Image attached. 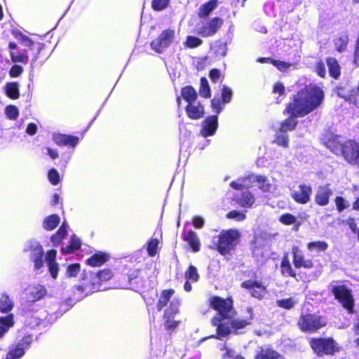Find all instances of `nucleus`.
I'll use <instances>...</instances> for the list:
<instances>
[{
	"mask_svg": "<svg viewBox=\"0 0 359 359\" xmlns=\"http://www.w3.org/2000/svg\"><path fill=\"white\" fill-rule=\"evenodd\" d=\"M324 93L323 90L315 85H309L294 96L285 111L290 116L280 123V132L286 133L295 128L297 117H303L317 109L323 102Z\"/></svg>",
	"mask_w": 359,
	"mask_h": 359,
	"instance_id": "1",
	"label": "nucleus"
},
{
	"mask_svg": "<svg viewBox=\"0 0 359 359\" xmlns=\"http://www.w3.org/2000/svg\"><path fill=\"white\" fill-rule=\"evenodd\" d=\"M214 309L218 311L217 316L212 320L214 326H217V338L222 339L226 337L233 330L245 327L250 321L243 319L231 320L235 311L232 306V300L221 297H214L211 302Z\"/></svg>",
	"mask_w": 359,
	"mask_h": 359,
	"instance_id": "2",
	"label": "nucleus"
},
{
	"mask_svg": "<svg viewBox=\"0 0 359 359\" xmlns=\"http://www.w3.org/2000/svg\"><path fill=\"white\" fill-rule=\"evenodd\" d=\"M19 314L24 318L25 325L34 328L47 318L45 310L32 303H23L18 308Z\"/></svg>",
	"mask_w": 359,
	"mask_h": 359,
	"instance_id": "3",
	"label": "nucleus"
},
{
	"mask_svg": "<svg viewBox=\"0 0 359 359\" xmlns=\"http://www.w3.org/2000/svg\"><path fill=\"white\" fill-rule=\"evenodd\" d=\"M239 238L240 233L238 230L229 229L222 231L217 237H214L213 243L218 252L222 255H226L234 249Z\"/></svg>",
	"mask_w": 359,
	"mask_h": 359,
	"instance_id": "4",
	"label": "nucleus"
},
{
	"mask_svg": "<svg viewBox=\"0 0 359 359\" xmlns=\"http://www.w3.org/2000/svg\"><path fill=\"white\" fill-rule=\"evenodd\" d=\"M113 276V273L109 269H104L97 273L95 276L93 278V282L90 285H79L76 287V290L79 294H81L83 292H86L84 295L78 297L79 300L84 298L88 294L99 291L101 290V282H105L110 280Z\"/></svg>",
	"mask_w": 359,
	"mask_h": 359,
	"instance_id": "5",
	"label": "nucleus"
},
{
	"mask_svg": "<svg viewBox=\"0 0 359 359\" xmlns=\"http://www.w3.org/2000/svg\"><path fill=\"white\" fill-rule=\"evenodd\" d=\"M310 345L318 355H333L339 351L337 342L332 338L311 339Z\"/></svg>",
	"mask_w": 359,
	"mask_h": 359,
	"instance_id": "6",
	"label": "nucleus"
},
{
	"mask_svg": "<svg viewBox=\"0 0 359 359\" xmlns=\"http://www.w3.org/2000/svg\"><path fill=\"white\" fill-rule=\"evenodd\" d=\"M333 152L337 155L341 153L347 162L359 166V143L347 141L341 144L339 149L333 150Z\"/></svg>",
	"mask_w": 359,
	"mask_h": 359,
	"instance_id": "7",
	"label": "nucleus"
},
{
	"mask_svg": "<svg viewBox=\"0 0 359 359\" xmlns=\"http://www.w3.org/2000/svg\"><path fill=\"white\" fill-rule=\"evenodd\" d=\"M327 322L325 318L314 314L302 315L298 322L299 328L304 332H315L324 327Z\"/></svg>",
	"mask_w": 359,
	"mask_h": 359,
	"instance_id": "8",
	"label": "nucleus"
},
{
	"mask_svg": "<svg viewBox=\"0 0 359 359\" xmlns=\"http://www.w3.org/2000/svg\"><path fill=\"white\" fill-rule=\"evenodd\" d=\"M175 31L172 29H165L151 43V48L158 53H163L174 41Z\"/></svg>",
	"mask_w": 359,
	"mask_h": 359,
	"instance_id": "9",
	"label": "nucleus"
},
{
	"mask_svg": "<svg viewBox=\"0 0 359 359\" xmlns=\"http://www.w3.org/2000/svg\"><path fill=\"white\" fill-rule=\"evenodd\" d=\"M331 291L348 313H352L353 299L348 289L344 285H332Z\"/></svg>",
	"mask_w": 359,
	"mask_h": 359,
	"instance_id": "10",
	"label": "nucleus"
},
{
	"mask_svg": "<svg viewBox=\"0 0 359 359\" xmlns=\"http://www.w3.org/2000/svg\"><path fill=\"white\" fill-rule=\"evenodd\" d=\"M25 250L31 252V259L34 262L35 269H40L43 264V250L40 243L36 241H29L27 242Z\"/></svg>",
	"mask_w": 359,
	"mask_h": 359,
	"instance_id": "11",
	"label": "nucleus"
},
{
	"mask_svg": "<svg viewBox=\"0 0 359 359\" xmlns=\"http://www.w3.org/2000/svg\"><path fill=\"white\" fill-rule=\"evenodd\" d=\"M180 305L179 299L173 298L169 307L165 309L164 313V318L166 319L165 323V329L172 330L178 326L179 322L173 320L172 317L178 313Z\"/></svg>",
	"mask_w": 359,
	"mask_h": 359,
	"instance_id": "12",
	"label": "nucleus"
},
{
	"mask_svg": "<svg viewBox=\"0 0 359 359\" xmlns=\"http://www.w3.org/2000/svg\"><path fill=\"white\" fill-rule=\"evenodd\" d=\"M223 25V20L219 18H214L204 23L198 29V34L203 37H208L214 35Z\"/></svg>",
	"mask_w": 359,
	"mask_h": 359,
	"instance_id": "13",
	"label": "nucleus"
},
{
	"mask_svg": "<svg viewBox=\"0 0 359 359\" xmlns=\"http://www.w3.org/2000/svg\"><path fill=\"white\" fill-rule=\"evenodd\" d=\"M311 193V187L302 184L292 191V197L297 203L306 204L309 201Z\"/></svg>",
	"mask_w": 359,
	"mask_h": 359,
	"instance_id": "14",
	"label": "nucleus"
},
{
	"mask_svg": "<svg viewBox=\"0 0 359 359\" xmlns=\"http://www.w3.org/2000/svg\"><path fill=\"white\" fill-rule=\"evenodd\" d=\"M218 128V117L217 115H213L207 117L202 122V128L201 130V135L203 137L208 136H212L215 134Z\"/></svg>",
	"mask_w": 359,
	"mask_h": 359,
	"instance_id": "15",
	"label": "nucleus"
},
{
	"mask_svg": "<svg viewBox=\"0 0 359 359\" xmlns=\"http://www.w3.org/2000/svg\"><path fill=\"white\" fill-rule=\"evenodd\" d=\"M241 287L249 290L251 295L255 298H262L266 292V287L259 282L255 280H246L241 284Z\"/></svg>",
	"mask_w": 359,
	"mask_h": 359,
	"instance_id": "16",
	"label": "nucleus"
},
{
	"mask_svg": "<svg viewBox=\"0 0 359 359\" xmlns=\"http://www.w3.org/2000/svg\"><path fill=\"white\" fill-rule=\"evenodd\" d=\"M46 294V288L41 285H31L27 288L26 297L27 303L34 304V302L40 300Z\"/></svg>",
	"mask_w": 359,
	"mask_h": 359,
	"instance_id": "17",
	"label": "nucleus"
},
{
	"mask_svg": "<svg viewBox=\"0 0 359 359\" xmlns=\"http://www.w3.org/2000/svg\"><path fill=\"white\" fill-rule=\"evenodd\" d=\"M52 139L58 146H71L72 147H75L79 141L77 137L61 133H53Z\"/></svg>",
	"mask_w": 359,
	"mask_h": 359,
	"instance_id": "18",
	"label": "nucleus"
},
{
	"mask_svg": "<svg viewBox=\"0 0 359 359\" xmlns=\"http://www.w3.org/2000/svg\"><path fill=\"white\" fill-rule=\"evenodd\" d=\"M293 264L297 268L304 267L306 269L312 268L313 262L311 259H305L302 252L297 247L292 248Z\"/></svg>",
	"mask_w": 359,
	"mask_h": 359,
	"instance_id": "19",
	"label": "nucleus"
},
{
	"mask_svg": "<svg viewBox=\"0 0 359 359\" xmlns=\"http://www.w3.org/2000/svg\"><path fill=\"white\" fill-rule=\"evenodd\" d=\"M186 112L188 116L191 119H199L204 114V108L198 102H192L186 107Z\"/></svg>",
	"mask_w": 359,
	"mask_h": 359,
	"instance_id": "20",
	"label": "nucleus"
},
{
	"mask_svg": "<svg viewBox=\"0 0 359 359\" xmlns=\"http://www.w3.org/2000/svg\"><path fill=\"white\" fill-rule=\"evenodd\" d=\"M257 175H250L245 177L238 179L231 183V187L235 189H249L254 186L256 182Z\"/></svg>",
	"mask_w": 359,
	"mask_h": 359,
	"instance_id": "21",
	"label": "nucleus"
},
{
	"mask_svg": "<svg viewBox=\"0 0 359 359\" xmlns=\"http://www.w3.org/2000/svg\"><path fill=\"white\" fill-rule=\"evenodd\" d=\"M332 191L328 186L320 187L316 194V202L319 205H326L329 203Z\"/></svg>",
	"mask_w": 359,
	"mask_h": 359,
	"instance_id": "22",
	"label": "nucleus"
},
{
	"mask_svg": "<svg viewBox=\"0 0 359 359\" xmlns=\"http://www.w3.org/2000/svg\"><path fill=\"white\" fill-rule=\"evenodd\" d=\"M236 202L243 208H251L255 204V198L250 191L245 190L236 197Z\"/></svg>",
	"mask_w": 359,
	"mask_h": 359,
	"instance_id": "23",
	"label": "nucleus"
},
{
	"mask_svg": "<svg viewBox=\"0 0 359 359\" xmlns=\"http://www.w3.org/2000/svg\"><path fill=\"white\" fill-rule=\"evenodd\" d=\"M57 251L55 250H49L46 256V261L48 264V270L53 278L57 276L58 264L55 262Z\"/></svg>",
	"mask_w": 359,
	"mask_h": 359,
	"instance_id": "24",
	"label": "nucleus"
},
{
	"mask_svg": "<svg viewBox=\"0 0 359 359\" xmlns=\"http://www.w3.org/2000/svg\"><path fill=\"white\" fill-rule=\"evenodd\" d=\"M14 325V316L13 314H8L6 316L0 317V339Z\"/></svg>",
	"mask_w": 359,
	"mask_h": 359,
	"instance_id": "25",
	"label": "nucleus"
},
{
	"mask_svg": "<svg viewBox=\"0 0 359 359\" xmlns=\"http://www.w3.org/2000/svg\"><path fill=\"white\" fill-rule=\"evenodd\" d=\"M174 293L175 290L172 289L162 291L157 304L158 311H161L163 307H165L168 302H170V304L171 303L172 299L175 298L173 297Z\"/></svg>",
	"mask_w": 359,
	"mask_h": 359,
	"instance_id": "26",
	"label": "nucleus"
},
{
	"mask_svg": "<svg viewBox=\"0 0 359 359\" xmlns=\"http://www.w3.org/2000/svg\"><path fill=\"white\" fill-rule=\"evenodd\" d=\"M255 359H284V358L273 349L262 348L257 353Z\"/></svg>",
	"mask_w": 359,
	"mask_h": 359,
	"instance_id": "27",
	"label": "nucleus"
},
{
	"mask_svg": "<svg viewBox=\"0 0 359 359\" xmlns=\"http://www.w3.org/2000/svg\"><path fill=\"white\" fill-rule=\"evenodd\" d=\"M14 306L12 299L6 293L0 294V311L1 313H9Z\"/></svg>",
	"mask_w": 359,
	"mask_h": 359,
	"instance_id": "28",
	"label": "nucleus"
},
{
	"mask_svg": "<svg viewBox=\"0 0 359 359\" xmlns=\"http://www.w3.org/2000/svg\"><path fill=\"white\" fill-rule=\"evenodd\" d=\"M109 259L107 254L99 252L92 255L86 260L87 264L91 266H100L105 263Z\"/></svg>",
	"mask_w": 359,
	"mask_h": 359,
	"instance_id": "29",
	"label": "nucleus"
},
{
	"mask_svg": "<svg viewBox=\"0 0 359 359\" xmlns=\"http://www.w3.org/2000/svg\"><path fill=\"white\" fill-rule=\"evenodd\" d=\"M184 240L189 244L194 252H198L200 250V241L197 234L189 231L184 234Z\"/></svg>",
	"mask_w": 359,
	"mask_h": 359,
	"instance_id": "30",
	"label": "nucleus"
},
{
	"mask_svg": "<svg viewBox=\"0 0 359 359\" xmlns=\"http://www.w3.org/2000/svg\"><path fill=\"white\" fill-rule=\"evenodd\" d=\"M218 6L217 0H210L208 3L202 5L199 9V16L205 18L208 16Z\"/></svg>",
	"mask_w": 359,
	"mask_h": 359,
	"instance_id": "31",
	"label": "nucleus"
},
{
	"mask_svg": "<svg viewBox=\"0 0 359 359\" xmlns=\"http://www.w3.org/2000/svg\"><path fill=\"white\" fill-rule=\"evenodd\" d=\"M67 228L68 225L67 223L63 222L57 232L51 236V241L55 246L59 245L61 241L67 236Z\"/></svg>",
	"mask_w": 359,
	"mask_h": 359,
	"instance_id": "32",
	"label": "nucleus"
},
{
	"mask_svg": "<svg viewBox=\"0 0 359 359\" xmlns=\"http://www.w3.org/2000/svg\"><path fill=\"white\" fill-rule=\"evenodd\" d=\"M327 65L330 76L337 79L340 75V67L337 60L333 57H328L327 59Z\"/></svg>",
	"mask_w": 359,
	"mask_h": 359,
	"instance_id": "33",
	"label": "nucleus"
},
{
	"mask_svg": "<svg viewBox=\"0 0 359 359\" xmlns=\"http://www.w3.org/2000/svg\"><path fill=\"white\" fill-rule=\"evenodd\" d=\"M60 222V218L57 215H52L47 217L43 223L45 229L50 231L55 229Z\"/></svg>",
	"mask_w": 359,
	"mask_h": 359,
	"instance_id": "34",
	"label": "nucleus"
},
{
	"mask_svg": "<svg viewBox=\"0 0 359 359\" xmlns=\"http://www.w3.org/2000/svg\"><path fill=\"white\" fill-rule=\"evenodd\" d=\"M328 245L324 241L311 242L307 244V248L310 252H314L317 254L327 250Z\"/></svg>",
	"mask_w": 359,
	"mask_h": 359,
	"instance_id": "35",
	"label": "nucleus"
},
{
	"mask_svg": "<svg viewBox=\"0 0 359 359\" xmlns=\"http://www.w3.org/2000/svg\"><path fill=\"white\" fill-rule=\"evenodd\" d=\"M6 95L11 99H17L20 96L18 85L17 83H8L5 88Z\"/></svg>",
	"mask_w": 359,
	"mask_h": 359,
	"instance_id": "36",
	"label": "nucleus"
},
{
	"mask_svg": "<svg viewBox=\"0 0 359 359\" xmlns=\"http://www.w3.org/2000/svg\"><path fill=\"white\" fill-rule=\"evenodd\" d=\"M182 95L188 104L192 102H196L197 98V93L191 86H186L183 88L182 90Z\"/></svg>",
	"mask_w": 359,
	"mask_h": 359,
	"instance_id": "37",
	"label": "nucleus"
},
{
	"mask_svg": "<svg viewBox=\"0 0 359 359\" xmlns=\"http://www.w3.org/2000/svg\"><path fill=\"white\" fill-rule=\"evenodd\" d=\"M81 245V241L79 238L73 236L69 245L62 248V252L64 254H71L74 250L79 249Z\"/></svg>",
	"mask_w": 359,
	"mask_h": 359,
	"instance_id": "38",
	"label": "nucleus"
},
{
	"mask_svg": "<svg viewBox=\"0 0 359 359\" xmlns=\"http://www.w3.org/2000/svg\"><path fill=\"white\" fill-rule=\"evenodd\" d=\"M279 221L285 225L295 224L296 230L299 229V226L300 225L299 223L297 224V218L290 213L284 214L280 216Z\"/></svg>",
	"mask_w": 359,
	"mask_h": 359,
	"instance_id": "39",
	"label": "nucleus"
},
{
	"mask_svg": "<svg viewBox=\"0 0 359 359\" xmlns=\"http://www.w3.org/2000/svg\"><path fill=\"white\" fill-rule=\"evenodd\" d=\"M258 187L264 192H268L271 190V184L269 183L267 178L262 175H257L256 182Z\"/></svg>",
	"mask_w": 359,
	"mask_h": 359,
	"instance_id": "40",
	"label": "nucleus"
},
{
	"mask_svg": "<svg viewBox=\"0 0 359 359\" xmlns=\"http://www.w3.org/2000/svg\"><path fill=\"white\" fill-rule=\"evenodd\" d=\"M280 267L283 275L292 277L295 276V273L293 271L290 261L287 257H285L283 259Z\"/></svg>",
	"mask_w": 359,
	"mask_h": 359,
	"instance_id": "41",
	"label": "nucleus"
},
{
	"mask_svg": "<svg viewBox=\"0 0 359 359\" xmlns=\"http://www.w3.org/2000/svg\"><path fill=\"white\" fill-rule=\"evenodd\" d=\"M297 303H298V301L294 297L280 299V300H277V302H276V304L278 306L285 309H292Z\"/></svg>",
	"mask_w": 359,
	"mask_h": 359,
	"instance_id": "42",
	"label": "nucleus"
},
{
	"mask_svg": "<svg viewBox=\"0 0 359 359\" xmlns=\"http://www.w3.org/2000/svg\"><path fill=\"white\" fill-rule=\"evenodd\" d=\"M199 93L201 96L205 98L210 97V88L208 84V81L205 77L201 79Z\"/></svg>",
	"mask_w": 359,
	"mask_h": 359,
	"instance_id": "43",
	"label": "nucleus"
},
{
	"mask_svg": "<svg viewBox=\"0 0 359 359\" xmlns=\"http://www.w3.org/2000/svg\"><path fill=\"white\" fill-rule=\"evenodd\" d=\"M25 353L21 345H18L15 348L11 349L6 355V359H20Z\"/></svg>",
	"mask_w": 359,
	"mask_h": 359,
	"instance_id": "44",
	"label": "nucleus"
},
{
	"mask_svg": "<svg viewBox=\"0 0 359 359\" xmlns=\"http://www.w3.org/2000/svg\"><path fill=\"white\" fill-rule=\"evenodd\" d=\"M274 142L279 146L287 148L289 144L288 135L281 132L280 133H277L275 137Z\"/></svg>",
	"mask_w": 359,
	"mask_h": 359,
	"instance_id": "45",
	"label": "nucleus"
},
{
	"mask_svg": "<svg viewBox=\"0 0 359 359\" xmlns=\"http://www.w3.org/2000/svg\"><path fill=\"white\" fill-rule=\"evenodd\" d=\"M348 36H342L335 39L334 45L337 51L342 52L346 48Z\"/></svg>",
	"mask_w": 359,
	"mask_h": 359,
	"instance_id": "46",
	"label": "nucleus"
},
{
	"mask_svg": "<svg viewBox=\"0 0 359 359\" xmlns=\"http://www.w3.org/2000/svg\"><path fill=\"white\" fill-rule=\"evenodd\" d=\"M202 43L203 41L201 39L196 36H189L187 37L185 46L190 48H194L201 46Z\"/></svg>",
	"mask_w": 359,
	"mask_h": 359,
	"instance_id": "47",
	"label": "nucleus"
},
{
	"mask_svg": "<svg viewBox=\"0 0 359 359\" xmlns=\"http://www.w3.org/2000/svg\"><path fill=\"white\" fill-rule=\"evenodd\" d=\"M6 116L11 120H15L19 116L18 109L14 105H8L5 109Z\"/></svg>",
	"mask_w": 359,
	"mask_h": 359,
	"instance_id": "48",
	"label": "nucleus"
},
{
	"mask_svg": "<svg viewBox=\"0 0 359 359\" xmlns=\"http://www.w3.org/2000/svg\"><path fill=\"white\" fill-rule=\"evenodd\" d=\"M198 274L196 267L193 266H190L188 271L185 273V278L188 280H191L192 282H196L198 279Z\"/></svg>",
	"mask_w": 359,
	"mask_h": 359,
	"instance_id": "49",
	"label": "nucleus"
},
{
	"mask_svg": "<svg viewBox=\"0 0 359 359\" xmlns=\"http://www.w3.org/2000/svg\"><path fill=\"white\" fill-rule=\"evenodd\" d=\"M232 90L230 88L224 86L222 89V100L223 104L229 103L232 97Z\"/></svg>",
	"mask_w": 359,
	"mask_h": 359,
	"instance_id": "50",
	"label": "nucleus"
},
{
	"mask_svg": "<svg viewBox=\"0 0 359 359\" xmlns=\"http://www.w3.org/2000/svg\"><path fill=\"white\" fill-rule=\"evenodd\" d=\"M158 245V241L156 238H152L149 241L147 245V252L150 256L153 257L156 255L157 252Z\"/></svg>",
	"mask_w": 359,
	"mask_h": 359,
	"instance_id": "51",
	"label": "nucleus"
},
{
	"mask_svg": "<svg viewBox=\"0 0 359 359\" xmlns=\"http://www.w3.org/2000/svg\"><path fill=\"white\" fill-rule=\"evenodd\" d=\"M225 104H223L222 100L221 101L219 98L214 97L211 101V107L214 112L217 114H219L224 109V106Z\"/></svg>",
	"mask_w": 359,
	"mask_h": 359,
	"instance_id": "52",
	"label": "nucleus"
},
{
	"mask_svg": "<svg viewBox=\"0 0 359 359\" xmlns=\"http://www.w3.org/2000/svg\"><path fill=\"white\" fill-rule=\"evenodd\" d=\"M10 55L13 62H27L28 56L25 53H21L18 55H15L14 52L11 51Z\"/></svg>",
	"mask_w": 359,
	"mask_h": 359,
	"instance_id": "53",
	"label": "nucleus"
},
{
	"mask_svg": "<svg viewBox=\"0 0 359 359\" xmlns=\"http://www.w3.org/2000/svg\"><path fill=\"white\" fill-rule=\"evenodd\" d=\"M335 204L339 212H342L344 210L349 207V203L341 196L336 197Z\"/></svg>",
	"mask_w": 359,
	"mask_h": 359,
	"instance_id": "54",
	"label": "nucleus"
},
{
	"mask_svg": "<svg viewBox=\"0 0 359 359\" xmlns=\"http://www.w3.org/2000/svg\"><path fill=\"white\" fill-rule=\"evenodd\" d=\"M169 4V0H153L151 6L155 11H162L167 8Z\"/></svg>",
	"mask_w": 359,
	"mask_h": 359,
	"instance_id": "55",
	"label": "nucleus"
},
{
	"mask_svg": "<svg viewBox=\"0 0 359 359\" xmlns=\"http://www.w3.org/2000/svg\"><path fill=\"white\" fill-rule=\"evenodd\" d=\"M15 38L17 39H18L20 41V42L23 46L30 47V46H33L34 44V42L29 37H27V36L23 35L21 33L15 34Z\"/></svg>",
	"mask_w": 359,
	"mask_h": 359,
	"instance_id": "56",
	"label": "nucleus"
},
{
	"mask_svg": "<svg viewBox=\"0 0 359 359\" xmlns=\"http://www.w3.org/2000/svg\"><path fill=\"white\" fill-rule=\"evenodd\" d=\"M227 217L237 221H243L245 219V214L238 210H232L227 214Z\"/></svg>",
	"mask_w": 359,
	"mask_h": 359,
	"instance_id": "57",
	"label": "nucleus"
},
{
	"mask_svg": "<svg viewBox=\"0 0 359 359\" xmlns=\"http://www.w3.org/2000/svg\"><path fill=\"white\" fill-rule=\"evenodd\" d=\"M80 271V265L74 264L69 265L67 269V276L68 277H75Z\"/></svg>",
	"mask_w": 359,
	"mask_h": 359,
	"instance_id": "58",
	"label": "nucleus"
},
{
	"mask_svg": "<svg viewBox=\"0 0 359 359\" xmlns=\"http://www.w3.org/2000/svg\"><path fill=\"white\" fill-rule=\"evenodd\" d=\"M48 180L50 182V183L53 185H56L57 184H58L60 181V175L58 172L55 169L53 168L50 170V171L48 172Z\"/></svg>",
	"mask_w": 359,
	"mask_h": 359,
	"instance_id": "59",
	"label": "nucleus"
},
{
	"mask_svg": "<svg viewBox=\"0 0 359 359\" xmlns=\"http://www.w3.org/2000/svg\"><path fill=\"white\" fill-rule=\"evenodd\" d=\"M23 72V69L21 66L14 65L10 69L9 74L11 77H18Z\"/></svg>",
	"mask_w": 359,
	"mask_h": 359,
	"instance_id": "60",
	"label": "nucleus"
},
{
	"mask_svg": "<svg viewBox=\"0 0 359 359\" xmlns=\"http://www.w3.org/2000/svg\"><path fill=\"white\" fill-rule=\"evenodd\" d=\"M273 65L275 67H276L280 71H285L291 66L290 63L279 60L273 61Z\"/></svg>",
	"mask_w": 359,
	"mask_h": 359,
	"instance_id": "61",
	"label": "nucleus"
},
{
	"mask_svg": "<svg viewBox=\"0 0 359 359\" xmlns=\"http://www.w3.org/2000/svg\"><path fill=\"white\" fill-rule=\"evenodd\" d=\"M316 72L320 77H325L326 70L324 64L322 62H318L316 66Z\"/></svg>",
	"mask_w": 359,
	"mask_h": 359,
	"instance_id": "62",
	"label": "nucleus"
},
{
	"mask_svg": "<svg viewBox=\"0 0 359 359\" xmlns=\"http://www.w3.org/2000/svg\"><path fill=\"white\" fill-rule=\"evenodd\" d=\"M209 76L212 81L216 83L219 81L221 74L218 69H214L210 72Z\"/></svg>",
	"mask_w": 359,
	"mask_h": 359,
	"instance_id": "63",
	"label": "nucleus"
},
{
	"mask_svg": "<svg viewBox=\"0 0 359 359\" xmlns=\"http://www.w3.org/2000/svg\"><path fill=\"white\" fill-rule=\"evenodd\" d=\"M193 224L197 229H201L204 225V219L199 216H195L193 218Z\"/></svg>",
	"mask_w": 359,
	"mask_h": 359,
	"instance_id": "64",
	"label": "nucleus"
}]
</instances>
